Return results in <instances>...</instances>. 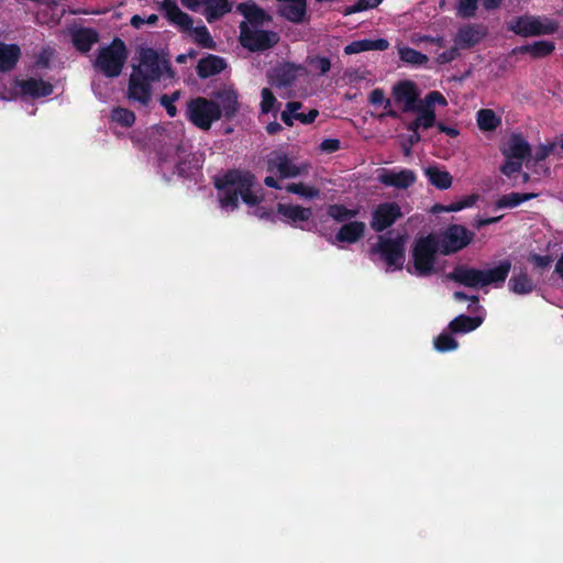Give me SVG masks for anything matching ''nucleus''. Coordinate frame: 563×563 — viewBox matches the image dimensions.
Here are the masks:
<instances>
[{
  "mask_svg": "<svg viewBox=\"0 0 563 563\" xmlns=\"http://www.w3.org/2000/svg\"><path fill=\"white\" fill-rule=\"evenodd\" d=\"M240 29L241 44L250 51L267 49L278 41L276 33L260 30L258 26H249L247 23H241Z\"/></svg>",
  "mask_w": 563,
  "mask_h": 563,
  "instance_id": "ddd939ff",
  "label": "nucleus"
},
{
  "mask_svg": "<svg viewBox=\"0 0 563 563\" xmlns=\"http://www.w3.org/2000/svg\"><path fill=\"white\" fill-rule=\"evenodd\" d=\"M277 213L284 222L300 228H303L302 223L308 222L312 216L310 208L290 203H278Z\"/></svg>",
  "mask_w": 563,
  "mask_h": 563,
  "instance_id": "f3484780",
  "label": "nucleus"
},
{
  "mask_svg": "<svg viewBox=\"0 0 563 563\" xmlns=\"http://www.w3.org/2000/svg\"><path fill=\"white\" fill-rule=\"evenodd\" d=\"M368 101L373 106H375L377 108H382L385 111L384 114L390 115V117H397L396 111H394L391 109L390 99L386 98L385 92L382 89L377 88V89H374L373 91H371V93L368 96Z\"/></svg>",
  "mask_w": 563,
  "mask_h": 563,
  "instance_id": "e433bc0d",
  "label": "nucleus"
},
{
  "mask_svg": "<svg viewBox=\"0 0 563 563\" xmlns=\"http://www.w3.org/2000/svg\"><path fill=\"white\" fill-rule=\"evenodd\" d=\"M144 24H145V19H143L142 16L133 15L131 18V25L134 26L135 29H140Z\"/></svg>",
  "mask_w": 563,
  "mask_h": 563,
  "instance_id": "338daca9",
  "label": "nucleus"
},
{
  "mask_svg": "<svg viewBox=\"0 0 563 563\" xmlns=\"http://www.w3.org/2000/svg\"><path fill=\"white\" fill-rule=\"evenodd\" d=\"M97 41V33L92 30H80L73 36L74 45L80 52H88Z\"/></svg>",
  "mask_w": 563,
  "mask_h": 563,
  "instance_id": "f704fd0d",
  "label": "nucleus"
},
{
  "mask_svg": "<svg viewBox=\"0 0 563 563\" xmlns=\"http://www.w3.org/2000/svg\"><path fill=\"white\" fill-rule=\"evenodd\" d=\"M205 15L209 23L231 11L232 0H206Z\"/></svg>",
  "mask_w": 563,
  "mask_h": 563,
  "instance_id": "c85d7f7f",
  "label": "nucleus"
},
{
  "mask_svg": "<svg viewBox=\"0 0 563 563\" xmlns=\"http://www.w3.org/2000/svg\"><path fill=\"white\" fill-rule=\"evenodd\" d=\"M302 69L290 64L280 65L274 69L272 81L277 86H288Z\"/></svg>",
  "mask_w": 563,
  "mask_h": 563,
  "instance_id": "c756f323",
  "label": "nucleus"
},
{
  "mask_svg": "<svg viewBox=\"0 0 563 563\" xmlns=\"http://www.w3.org/2000/svg\"><path fill=\"white\" fill-rule=\"evenodd\" d=\"M111 119L113 122L122 126L129 128L134 123L135 115L132 111L125 108H115L112 110Z\"/></svg>",
  "mask_w": 563,
  "mask_h": 563,
  "instance_id": "37998d69",
  "label": "nucleus"
},
{
  "mask_svg": "<svg viewBox=\"0 0 563 563\" xmlns=\"http://www.w3.org/2000/svg\"><path fill=\"white\" fill-rule=\"evenodd\" d=\"M400 207L395 202L379 205L373 214L372 228L383 231L401 217Z\"/></svg>",
  "mask_w": 563,
  "mask_h": 563,
  "instance_id": "2eb2a0df",
  "label": "nucleus"
},
{
  "mask_svg": "<svg viewBox=\"0 0 563 563\" xmlns=\"http://www.w3.org/2000/svg\"><path fill=\"white\" fill-rule=\"evenodd\" d=\"M181 3L190 9V10H197L201 3H206V0H180Z\"/></svg>",
  "mask_w": 563,
  "mask_h": 563,
  "instance_id": "e2e57ef3",
  "label": "nucleus"
},
{
  "mask_svg": "<svg viewBox=\"0 0 563 563\" xmlns=\"http://www.w3.org/2000/svg\"><path fill=\"white\" fill-rule=\"evenodd\" d=\"M161 103L165 108L169 117L174 118L177 114V108L174 104L175 102L173 101V99L170 100V98L167 95L161 97Z\"/></svg>",
  "mask_w": 563,
  "mask_h": 563,
  "instance_id": "13d9d810",
  "label": "nucleus"
},
{
  "mask_svg": "<svg viewBox=\"0 0 563 563\" xmlns=\"http://www.w3.org/2000/svg\"><path fill=\"white\" fill-rule=\"evenodd\" d=\"M411 42L413 44H420L422 42H428V43H430V45L432 47H437V48H441L444 45L442 37H430V36L418 35V34H416L411 37Z\"/></svg>",
  "mask_w": 563,
  "mask_h": 563,
  "instance_id": "5fc2aeb1",
  "label": "nucleus"
},
{
  "mask_svg": "<svg viewBox=\"0 0 563 563\" xmlns=\"http://www.w3.org/2000/svg\"><path fill=\"white\" fill-rule=\"evenodd\" d=\"M20 56L21 49L16 44L0 43V73L13 69Z\"/></svg>",
  "mask_w": 563,
  "mask_h": 563,
  "instance_id": "b1692460",
  "label": "nucleus"
},
{
  "mask_svg": "<svg viewBox=\"0 0 563 563\" xmlns=\"http://www.w3.org/2000/svg\"><path fill=\"white\" fill-rule=\"evenodd\" d=\"M504 0H483V7L486 10H494L501 5Z\"/></svg>",
  "mask_w": 563,
  "mask_h": 563,
  "instance_id": "0e129e2a",
  "label": "nucleus"
},
{
  "mask_svg": "<svg viewBox=\"0 0 563 563\" xmlns=\"http://www.w3.org/2000/svg\"><path fill=\"white\" fill-rule=\"evenodd\" d=\"M185 150L183 147H169L165 156L162 157L164 162H170L175 164L176 169L179 174H186L189 172V167H187L186 162L181 161L183 154H185Z\"/></svg>",
  "mask_w": 563,
  "mask_h": 563,
  "instance_id": "58836bf2",
  "label": "nucleus"
},
{
  "mask_svg": "<svg viewBox=\"0 0 563 563\" xmlns=\"http://www.w3.org/2000/svg\"><path fill=\"white\" fill-rule=\"evenodd\" d=\"M459 49H461V48L456 47V45L454 44V46L452 48L444 51L443 53H440V54H438L439 48L433 47L431 53L437 54L435 59L439 64H446V63L452 62L457 56Z\"/></svg>",
  "mask_w": 563,
  "mask_h": 563,
  "instance_id": "603ef678",
  "label": "nucleus"
},
{
  "mask_svg": "<svg viewBox=\"0 0 563 563\" xmlns=\"http://www.w3.org/2000/svg\"><path fill=\"white\" fill-rule=\"evenodd\" d=\"M486 35V31L479 25H466L459 30L454 43L461 49L468 48L479 43Z\"/></svg>",
  "mask_w": 563,
  "mask_h": 563,
  "instance_id": "412c9836",
  "label": "nucleus"
},
{
  "mask_svg": "<svg viewBox=\"0 0 563 563\" xmlns=\"http://www.w3.org/2000/svg\"><path fill=\"white\" fill-rule=\"evenodd\" d=\"M474 239V233L460 224L450 225L438 240V247L448 255L466 247Z\"/></svg>",
  "mask_w": 563,
  "mask_h": 563,
  "instance_id": "f8f14e48",
  "label": "nucleus"
},
{
  "mask_svg": "<svg viewBox=\"0 0 563 563\" xmlns=\"http://www.w3.org/2000/svg\"><path fill=\"white\" fill-rule=\"evenodd\" d=\"M399 58L411 65H423L428 62V56L408 46L398 45Z\"/></svg>",
  "mask_w": 563,
  "mask_h": 563,
  "instance_id": "4c0bfd02",
  "label": "nucleus"
},
{
  "mask_svg": "<svg viewBox=\"0 0 563 563\" xmlns=\"http://www.w3.org/2000/svg\"><path fill=\"white\" fill-rule=\"evenodd\" d=\"M313 70L318 71L320 75H323L330 70L331 62L327 57H316L310 62Z\"/></svg>",
  "mask_w": 563,
  "mask_h": 563,
  "instance_id": "864d4df0",
  "label": "nucleus"
},
{
  "mask_svg": "<svg viewBox=\"0 0 563 563\" xmlns=\"http://www.w3.org/2000/svg\"><path fill=\"white\" fill-rule=\"evenodd\" d=\"M459 344L454 338L448 333H441L434 340V347L439 352H448L457 349Z\"/></svg>",
  "mask_w": 563,
  "mask_h": 563,
  "instance_id": "c03bdc74",
  "label": "nucleus"
},
{
  "mask_svg": "<svg viewBox=\"0 0 563 563\" xmlns=\"http://www.w3.org/2000/svg\"><path fill=\"white\" fill-rule=\"evenodd\" d=\"M220 104L221 117L231 119L240 110L239 93L233 87H224L214 93V100Z\"/></svg>",
  "mask_w": 563,
  "mask_h": 563,
  "instance_id": "a211bd4d",
  "label": "nucleus"
},
{
  "mask_svg": "<svg viewBox=\"0 0 563 563\" xmlns=\"http://www.w3.org/2000/svg\"><path fill=\"white\" fill-rule=\"evenodd\" d=\"M479 0H459L456 13L459 16L467 19L475 15Z\"/></svg>",
  "mask_w": 563,
  "mask_h": 563,
  "instance_id": "a18cd8bd",
  "label": "nucleus"
},
{
  "mask_svg": "<svg viewBox=\"0 0 563 563\" xmlns=\"http://www.w3.org/2000/svg\"><path fill=\"white\" fill-rule=\"evenodd\" d=\"M365 232V224L361 221H352L343 224L338 231L334 242L355 243Z\"/></svg>",
  "mask_w": 563,
  "mask_h": 563,
  "instance_id": "5701e85b",
  "label": "nucleus"
},
{
  "mask_svg": "<svg viewBox=\"0 0 563 563\" xmlns=\"http://www.w3.org/2000/svg\"><path fill=\"white\" fill-rule=\"evenodd\" d=\"M383 0H358V2L354 5H351L345 9V14H352L355 12L368 10L376 8Z\"/></svg>",
  "mask_w": 563,
  "mask_h": 563,
  "instance_id": "3c124183",
  "label": "nucleus"
},
{
  "mask_svg": "<svg viewBox=\"0 0 563 563\" xmlns=\"http://www.w3.org/2000/svg\"><path fill=\"white\" fill-rule=\"evenodd\" d=\"M396 103L402 107L405 112L413 111L419 97V90L415 82L402 80L394 85L391 90Z\"/></svg>",
  "mask_w": 563,
  "mask_h": 563,
  "instance_id": "4468645a",
  "label": "nucleus"
},
{
  "mask_svg": "<svg viewBox=\"0 0 563 563\" xmlns=\"http://www.w3.org/2000/svg\"><path fill=\"white\" fill-rule=\"evenodd\" d=\"M14 87L18 95L30 98L46 97L53 92L52 84L40 78L16 80Z\"/></svg>",
  "mask_w": 563,
  "mask_h": 563,
  "instance_id": "dca6fc26",
  "label": "nucleus"
},
{
  "mask_svg": "<svg viewBox=\"0 0 563 563\" xmlns=\"http://www.w3.org/2000/svg\"><path fill=\"white\" fill-rule=\"evenodd\" d=\"M261 97L262 100L260 107L262 113H269L277 110L276 98L268 88L262 89Z\"/></svg>",
  "mask_w": 563,
  "mask_h": 563,
  "instance_id": "49530a36",
  "label": "nucleus"
},
{
  "mask_svg": "<svg viewBox=\"0 0 563 563\" xmlns=\"http://www.w3.org/2000/svg\"><path fill=\"white\" fill-rule=\"evenodd\" d=\"M318 115V111L311 110L308 114H298L296 117L297 120H299L302 123H311L314 121V119Z\"/></svg>",
  "mask_w": 563,
  "mask_h": 563,
  "instance_id": "052dcab7",
  "label": "nucleus"
},
{
  "mask_svg": "<svg viewBox=\"0 0 563 563\" xmlns=\"http://www.w3.org/2000/svg\"><path fill=\"white\" fill-rule=\"evenodd\" d=\"M301 104L299 102H288L286 106V109L282 112V120L287 125H292L294 119L299 114L298 110L300 109Z\"/></svg>",
  "mask_w": 563,
  "mask_h": 563,
  "instance_id": "8fccbe9b",
  "label": "nucleus"
},
{
  "mask_svg": "<svg viewBox=\"0 0 563 563\" xmlns=\"http://www.w3.org/2000/svg\"><path fill=\"white\" fill-rule=\"evenodd\" d=\"M128 59V51L124 42L114 38L109 45L98 51L93 67L107 77H118Z\"/></svg>",
  "mask_w": 563,
  "mask_h": 563,
  "instance_id": "0eeeda50",
  "label": "nucleus"
},
{
  "mask_svg": "<svg viewBox=\"0 0 563 563\" xmlns=\"http://www.w3.org/2000/svg\"><path fill=\"white\" fill-rule=\"evenodd\" d=\"M509 288L517 295H528L533 288V282L526 274H518L509 280Z\"/></svg>",
  "mask_w": 563,
  "mask_h": 563,
  "instance_id": "c9c22d12",
  "label": "nucleus"
},
{
  "mask_svg": "<svg viewBox=\"0 0 563 563\" xmlns=\"http://www.w3.org/2000/svg\"><path fill=\"white\" fill-rule=\"evenodd\" d=\"M529 261L531 263H533L539 268H545L551 265L552 257L549 255L541 256V255H537V254H531L529 256Z\"/></svg>",
  "mask_w": 563,
  "mask_h": 563,
  "instance_id": "6e6d98bb",
  "label": "nucleus"
},
{
  "mask_svg": "<svg viewBox=\"0 0 563 563\" xmlns=\"http://www.w3.org/2000/svg\"><path fill=\"white\" fill-rule=\"evenodd\" d=\"M277 10L287 20L299 23L306 15V0H277Z\"/></svg>",
  "mask_w": 563,
  "mask_h": 563,
  "instance_id": "4be33fe9",
  "label": "nucleus"
},
{
  "mask_svg": "<svg viewBox=\"0 0 563 563\" xmlns=\"http://www.w3.org/2000/svg\"><path fill=\"white\" fill-rule=\"evenodd\" d=\"M478 200L477 195H468L464 198H462L460 201L462 209L471 208L473 207Z\"/></svg>",
  "mask_w": 563,
  "mask_h": 563,
  "instance_id": "bf43d9fd",
  "label": "nucleus"
},
{
  "mask_svg": "<svg viewBox=\"0 0 563 563\" xmlns=\"http://www.w3.org/2000/svg\"><path fill=\"white\" fill-rule=\"evenodd\" d=\"M424 175L429 183L438 189L445 190L452 186L453 178L451 174L437 165L426 167Z\"/></svg>",
  "mask_w": 563,
  "mask_h": 563,
  "instance_id": "a878e982",
  "label": "nucleus"
},
{
  "mask_svg": "<svg viewBox=\"0 0 563 563\" xmlns=\"http://www.w3.org/2000/svg\"><path fill=\"white\" fill-rule=\"evenodd\" d=\"M483 322V317H467L465 314H460L454 318L449 327L451 331L455 333H466L477 329Z\"/></svg>",
  "mask_w": 563,
  "mask_h": 563,
  "instance_id": "7c9ffc66",
  "label": "nucleus"
},
{
  "mask_svg": "<svg viewBox=\"0 0 563 563\" xmlns=\"http://www.w3.org/2000/svg\"><path fill=\"white\" fill-rule=\"evenodd\" d=\"M438 240L433 235L418 239L411 251L412 266L408 265V272L417 276H429L435 272V254Z\"/></svg>",
  "mask_w": 563,
  "mask_h": 563,
  "instance_id": "6e6552de",
  "label": "nucleus"
},
{
  "mask_svg": "<svg viewBox=\"0 0 563 563\" xmlns=\"http://www.w3.org/2000/svg\"><path fill=\"white\" fill-rule=\"evenodd\" d=\"M225 66L227 64L223 58L216 55H208L199 60L197 73L201 78H208L221 73Z\"/></svg>",
  "mask_w": 563,
  "mask_h": 563,
  "instance_id": "393cba45",
  "label": "nucleus"
},
{
  "mask_svg": "<svg viewBox=\"0 0 563 563\" xmlns=\"http://www.w3.org/2000/svg\"><path fill=\"white\" fill-rule=\"evenodd\" d=\"M158 8L170 23L177 25L181 31L189 32L195 43L206 48H214L216 43L208 29L205 25L194 27L192 19L179 9L176 1L163 0L158 3Z\"/></svg>",
  "mask_w": 563,
  "mask_h": 563,
  "instance_id": "20e7f679",
  "label": "nucleus"
},
{
  "mask_svg": "<svg viewBox=\"0 0 563 563\" xmlns=\"http://www.w3.org/2000/svg\"><path fill=\"white\" fill-rule=\"evenodd\" d=\"M286 190L305 199H313L319 197V189L305 183H291L286 186Z\"/></svg>",
  "mask_w": 563,
  "mask_h": 563,
  "instance_id": "ea45409f",
  "label": "nucleus"
},
{
  "mask_svg": "<svg viewBox=\"0 0 563 563\" xmlns=\"http://www.w3.org/2000/svg\"><path fill=\"white\" fill-rule=\"evenodd\" d=\"M405 235H397L396 238L380 236L374 252L379 254L388 269H400L405 263Z\"/></svg>",
  "mask_w": 563,
  "mask_h": 563,
  "instance_id": "9d476101",
  "label": "nucleus"
},
{
  "mask_svg": "<svg viewBox=\"0 0 563 563\" xmlns=\"http://www.w3.org/2000/svg\"><path fill=\"white\" fill-rule=\"evenodd\" d=\"M422 104L429 109H433L435 104L445 107L448 104V101L441 92L433 90L427 93Z\"/></svg>",
  "mask_w": 563,
  "mask_h": 563,
  "instance_id": "09e8293b",
  "label": "nucleus"
},
{
  "mask_svg": "<svg viewBox=\"0 0 563 563\" xmlns=\"http://www.w3.org/2000/svg\"><path fill=\"white\" fill-rule=\"evenodd\" d=\"M511 269V262L504 260L494 268L476 269L465 266L456 267L449 278L466 287L478 288L489 285L499 287L506 280Z\"/></svg>",
  "mask_w": 563,
  "mask_h": 563,
  "instance_id": "f03ea898",
  "label": "nucleus"
},
{
  "mask_svg": "<svg viewBox=\"0 0 563 563\" xmlns=\"http://www.w3.org/2000/svg\"><path fill=\"white\" fill-rule=\"evenodd\" d=\"M186 118L198 129L208 131L221 119L220 104L205 97L192 98L186 104Z\"/></svg>",
  "mask_w": 563,
  "mask_h": 563,
  "instance_id": "1a4fd4ad",
  "label": "nucleus"
},
{
  "mask_svg": "<svg viewBox=\"0 0 563 563\" xmlns=\"http://www.w3.org/2000/svg\"><path fill=\"white\" fill-rule=\"evenodd\" d=\"M554 148L555 144L551 142L548 144H539L533 152L531 151L530 162L533 161L538 163L545 159L551 153H553Z\"/></svg>",
  "mask_w": 563,
  "mask_h": 563,
  "instance_id": "de8ad7c7",
  "label": "nucleus"
},
{
  "mask_svg": "<svg viewBox=\"0 0 563 563\" xmlns=\"http://www.w3.org/2000/svg\"><path fill=\"white\" fill-rule=\"evenodd\" d=\"M319 148L322 151V152H327V153H333L335 151H338L340 148V141L336 140V139H327V140H323L320 145H319Z\"/></svg>",
  "mask_w": 563,
  "mask_h": 563,
  "instance_id": "4d7b16f0",
  "label": "nucleus"
},
{
  "mask_svg": "<svg viewBox=\"0 0 563 563\" xmlns=\"http://www.w3.org/2000/svg\"><path fill=\"white\" fill-rule=\"evenodd\" d=\"M509 30L521 36H538L554 33L558 24L547 18L523 15L512 20Z\"/></svg>",
  "mask_w": 563,
  "mask_h": 563,
  "instance_id": "9b49d317",
  "label": "nucleus"
},
{
  "mask_svg": "<svg viewBox=\"0 0 563 563\" xmlns=\"http://www.w3.org/2000/svg\"><path fill=\"white\" fill-rule=\"evenodd\" d=\"M151 79H147L137 73L132 71L128 88V98L145 106L151 100Z\"/></svg>",
  "mask_w": 563,
  "mask_h": 563,
  "instance_id": "aec40b11",
  "label": "nucleus"
},
{
  "mask_svg": "<svg viewBox=\"0 0 563 563\" xmlns=\"http://www.w3.org/2000/svg\"><path fill=\"white\" fill-rule=\"evenodd\" d=\"M555 273L563 279V253L555 264Z\"/></svg>",
  "mask_w": 563,
  "mask_h": 563,
  "instance_id": "774afa93",
  "label": "nucleus"
},
{
  "mask_svg": "<svg viewBox=\"0 0 563 563\" xmlns=\"http://www.w3.org/2000/svg\"><path fill=\"white\" fill-rule=\"evenodd\" d=\"M238 10L244 15L245 20L243 23H247L249 26H258L265 21H268V15L264 10L258 8L253 2H245L238 5Z\"/></svg>",
  "mask_w": 563,
  "mask_h": 563,
  "instance_id": "cd10ccee",
  "label": "nucleus"
},
{
  "mask_svg": "<svg viewBox=\"0 0 563 563\" xmlns=\"http://www.w3.org/2000/svg\"><path fill=\"white\" fill-rule=\"evenodd\" d=\"M418 112V123L422 125V129H429L437 125L434 109H429L423 104L417 106L413 110Z\"/></svg>",
  "mask_w": 563,
  "mask_h": 563,
  "instance_id": "79ce46f5",
  "label": "nucleus"
},
{
  "mask_svg": "<svg viewBox=\"0 0 563 563\" xmlns=\"http://www.w3.org/2000/svg\"><path fill=\"white\" fill-rule=\"evenodd\" d=\"M437 126H438V129H439L441 132H443V133H445V134H448V135H450V136H452V137H455V136H457V135H459V130H457V129H455V128L448 126V125H445V124H443V123H441V122L437 123Z\"/></svg>",
  "mask_w": 563,
  "mask_h": 563,
  "instance_id": "680f3d73",
  "label": "nucleus"
},
{
  "mask_svg": "<svg viewBox=\"0 0 563 563\" xmlns=\"http://www.w3.org/2000/svg\"><path fill=\"white\" fill-rule=\"evenodd\" d=\"M537 194H519V192H510L507 195H503L499 197L495 206L498 209H505V208H516L522 202H526L532 198H536Z\"/></svg>",
  "mask_w": 563,
  "mask_h": 563,
  "instance_id": "473e14b6",
  "label": "nucleus"
},
{
  "mask_svg": "<svg viewBox=\"0 0 563 563\" xmlns=\"http://www.w3.org/2000/svg\"><path fill=\"white\" fill-rule=\"evenodd\" d=\"M214 185L219 191L220 207L224 211H233L239 205V198L250 206L261 201V196L255 190L254 176L247 172H228L218 177Z\"/></svg>",
  "mask_w": 563,
  "mask_h": 563,
  "instance_id": "f257e3e1",
  "label": "nucleus"
},
{
  "mask_svg": "<svg viewBox=\"0 0 563 563\" xmlns=\"http://www.w3.org/2000/svg\"><path fill=\"white\" fill-rule=\"evenodd\" d=\"M499 150L505 159L499 168L503 175L510 177L519 173L523 162L529 166L531 146L523 135L519 133L509 134L500 143Z\"/></svg>",
  "mask_w": 563,
  "mask_h": 563,
  "instance_id": "7ed1b4c3",
  "label": "nucleus"
},
{
  "mask_svg": "<svg viewBox=\"0 0 563 563\" xmlns=\"http://www.w3.org/2000/svg\"><path fill=\"white\" fill-rule=\"evenodd\" d=\"M389 46V43L385 38L377 40H360L352 42L344 47V52L347 55L357 54L366 51H385Z\"/></svg>",
  "mask_w": 563,
  "mask_h": 563,
  "instance_id": "bb28decb",
  "label": "nucleus"
},
{
  "mask_svg": "<svg viewBox=\"0 0 563 563\" xmlns=\"http://www.w3.org/2000/svg\"><path fill=\"white\" fill-rule=\"evenodd\" d=\"M476 122L481 131L492 132L500 125L501 119L490 109H481L476 114Z\"/></svg>",
  "mask_w": 563,
  "mask_h": 563,
  "instance_id": "2f4dec72",
  "label": "nucleus"
},
{
  "mask_svg": "<svg viewBox=\"0 0 563 563\" xmlns=\"http://www.w3.org/2000/svg\"><path fill=\"white\" fill-rule=\"evenodd\" d=\"M310 167L308 162L297 161L283 152H274L267 158V170L271 175L264 179V183L268 187L279 189L280 186L274 176L282 179L296 178L307 175Z\"/></svg>",
  "mask_w": 563,
  "mask_h": 563,
  "instance_id": "39448f33",
  "label": "nucleus"
},
{
  "mask_svg": "<svg viewBox=\"0 0 563 563\" xmlns=\"http://www.w3.org/2000/svg\"><path fill=\"white\" fill-rule=\"evenodd\" d=\"M132 71L154 81L174 78V71L167 59L150 47L137 49V64L133 65Z\"/></svg>",
  "mask_w": 563,
  "mask_h": 563,
  "instance_id": "423d86ee",
  "label": "nucleus"
},
{
  "mask_svg": "<svg viewBox=\"0 0 563 563\" xmlns=\"http://www.w3.org/2000/svg\"><path fill=\"white\" fill-rule=\"evenodd\" d=\"M554 48V43L551 41H537L520 47V52L530 54L534 58H541L550 55Z\"/></svg>",
  "mask_w": 563,
  "mask_h": 563,
  "instance_id": "72a5a7b5",
  "label": "nucleus"
},
{
  "mask_svg": "<svg viewBox=\"0 0 563 563\" xmlns=\"http://www.w3.org/2000/svg\"><path fill=\"white\" fill-rule=\"evenodd\" d=\"M280 130H282V125H280L278 122H271V123H269V124H267V126H266V131H267L269 134H276V133H278Z\"/></svg>",
  "mask_w": 563,
  "mask_h": 563,
  "instance_id": "69168bd1",
  "label": "nucleus"
},
{
  "mask_svg": "<svg viewBox=\"0 0 563 563\" xmlns=\"http://www.w3.org/2000/svg\"><path fill=\"white\" fill-rule=\"evenodd\" d=\"M417 177L410 169H383L378 175V180L385 186L406 189L410 187Z\"/></svg>",
  "mask_w": 563,
  "mask_h": 563,
  "instance_id": "6ab92c4d",
  "label": "nucleus"
},
{
  "mask_svg": "<svg viewBox=\"0 0 563 563\" xmlns=\"http://www.w3.org/2000/svg\"><path fill=\"white\" fill-rule=\"evenodd\" d=\"M328 214L336 222H345L357 214L356 209H347L342 205H331L328 208Z\"/></svg>",
  "mask_w": 563,
  "mask_h": 563,
  "instance_id": "a19ab883",
  "label": "nucleus"
}]
</instances>
